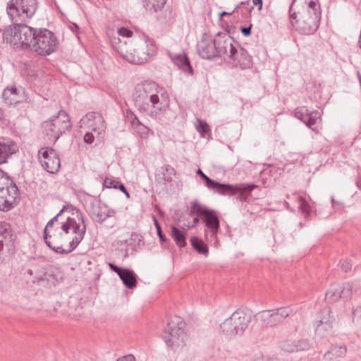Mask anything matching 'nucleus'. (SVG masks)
<instances>
[{"instance_id": "nucleus-1", "label": "nucleus", "mask_w": 361, "mask_h": 361, "mask_svg": "<svg viewBox=\"0 0 361 361\" xmlns=\"http://www.w3.org/2000/svg\"><path fill=\"white\" fill-rule=\"evenodd\" d=\"M37 9V0H10L6 6L7 14L12 25L6 27L3 32V41L12 45L23 35L24 28H31L27 24Z\"/></svg>"}, {"instance_id": "nucleus-2", "label": "nucleus", "mask_w": 361, "mask_h": 361, "mask_svg": "<svg viewBox=\"0 0 361 361\" xmlns=\"http://www.w3.org/2000/svg\"><path fill=\"white\" fill-rule=\"evenodd\" d=\"M11 45L14 49H30L38 55L49 56L56 51L59 41L56 35L47 28H24L23 35Z\"/></svg>"}, {"instance_id": "nucleus-3", "label": "nucleus", "mask_w": 361, "mask_h": 361, "mask_svg": "<svg viewBox=\"0 0 361 361\" xmlns=\"http://www.w3.org/2000/svg\"><path fill=\"white\" fill-rule=\"evenodd\" d=\"M196 173L204 180V185L210 190H213L222 195H233L238 194L237 200L247 202L252 191L256 188L255 184H228L221 183L208 177L200 169Z\"/></svg>"}, {"instance_id": "nucleus-4", "label": "nucleus", "mask_w": 361, "mask_h": 361, "mask_svg": "<svg viewBox=\"0 0 361 361\" xmlns=\"http://www.w3.org/2000/svg\"><path fill=\"white\" fill-rule=\"evenodd\" d=\"M296 0H292L289 8V18L292 25L296 30L303 35L314 33L319 25L321 12H310L302 11H295L293 6Z\"/></svg>"}, {"instance_id": "nucleus-5", "label": "nucleus", "mask_w": 361, "mask_h": 361, "mask_svg": "<svg viewBox=\"0 0 361 361\" xmlns=\"http://www.w3.org/2000/svg\"><path fill=\"white\" fill-rule=\"evenodd\" d=\"M228 33L219 32L212 39L202 38L197 44V49L200 56L207 60H213L217 58L224 59L226 46H228Z\"/></svg>"}, {"instance_id": "nucleus-6", "label": "nucleus", "mask_w": 361, "mask_h": 361, "mask_svg": "<svg viewBox=\"0 0 361 361\" xmlns=\"http://www.w3.org/2000/svg\"><path fill=\"white\" fill-rule=\"evenodd\" d=\"M227 39L228 46L223 60L226 63L231 64L234 67H238L242 70L250 68L252 66V57L248 51L240 45L229 35L225 37Z\"/></svg>"}, {"instance_id": "nucleus-7", "label": "nucleus", "mask_w": 361, "mask_h": 361, "mask_svg": "<svg viewBox=\"0 0 361 361\" xmlns=\"http://www.w3.org/2000/svg\"><path fill=\"white\" fill-rule=\"evenodd\" d=\"M71 127L70 116L64 110H60L56 115L42 123L44 135L54 144Z\"/></svg>"}, {"instance_id": "nucleus-8", "label": "nucleus", "mask_w": 361, "mask_h": 361, "mask_svg": "<svg viewBox=\"0 0 361 361\" xmlns=\"http://www.w3.org/2000/svg\"><path fill=\"white\" fill-rule=\"evenodd\" d=\"M152 85L155 83H144L137 85L133 93V100L135 106L140 113L147 112L149 108V102H151L152 107L161 109L159 103V95L154 92Z\"/></svg>"}, {"instance_id": "nucleus-9", "label": "nucleus", "mask_w": 361, "mask_h": 361, "mask_svg": "<svg viewBox=\"0 0 361 361\" xmlns=\"http://www.w3.org/2000/svg\"><path fill=\"white\" fill-rule=\"evenodd\" d=\"M249 311L238 309L220 326L221 329L228 336L242 335L252 321Z\"/></svg>"}, {"instance_id": "nucleus-10", "label": "nucleus", "mask_w": 361, "mask_h": 361, "mask_svg": "<svg viewBox=\"0 0 361 361\" xmlns=\"http://www.w3.org/2000/svg\"><path fill=\"white\" fill-rule=\"evenodd\" d=\"M70 212L73 216H68V221H71V229L75 236L69 243V249L61 250V255H68L73 251L83 240L86 233L87 226L84 214L72 205H71Z\"/></svg>"}, {"instance_id": "nucleus-11", "label": "nucleus", "mask_w": 361, "mask_h": 361, "mask_svg": "<svg viewBox=\"0 0 361 361\" xmlns=\"http://www.w3.org/2000/svg\"><path fill=\"white\" fill-rule=\"evenodd\" d=\"M190 214L201 216V220L204 223L205 227L210 231L211 237L215 239L214 245L216 246L219 243L217 233L220 228L219 218L216 212L198 202H194L190 207Z\"/></svg>"}, {"instance_id": "nucleus-12", "label": "nucleus", "mask_w": 361, "mask_h": 361, "mask_svg": "<svg viewBox=\"0 0 361 361\" xmlns=\"http://www.w3.org/2000/svg\"><path fill=\"white\" fill-rule=\"evenodd\" d=\"M184 326L185 323L180 317L174 316L170 319L163 332V338L167 346L176 349L183 344Z\"/></svg>"}, {"instance_id": "nucleus-13", "label": "nucleus", "mask_w": 361, "mask_h": 361, "mask_svg": "<svg viewBox=\"0 0 361 361\" xmlns=\"http://www.w3.org/2000/svg\"><path fill=\"white\" fill-rule=\"evenodd\" d=\"M289 307L264 310L255 315L257 322L263 327H273L281 324L286 318L292 314Z\"/></svg>"}, {"instance_id": "nucleus-14", "label": "nucleus", "mask_w": 361, "mask_h": 361, "mask_svg": "<svg viewBox=\"0 0 361 361\" xmlns=\"http://www.w3.org/2000/svg\"><path fill=\"white\" fill-rule=\"evenodd\" d=\"M86 212L93 222L99 224H102L106 219L116 214L115 209L102 202L100 199L97 200L96 198L90 201Z\"/></svg>"}, {"instance_id": "nucleus-15", "label": "nucleus", "mask_w": 361, "mask_h": 361, "mask_svg": "<svg viewBox=\"0 0 361 361\" xmlns=\"http://www.w3.org/2000/svg\"><path fill=\"white\" fill-rule=\"evenodd\" d=\"M147 44L145 42L142 43L133 49V53H123L122 45L115 47L121 56L130 63L135 64H142L145 63L149 58V53L147 51Z\"/></svg>"}, {"instance_id": "nucleus-16", "label": "nucleus", "mask_w": 361, "mask_h": 361, "mask_svg": "<svg viewBox=\"0 0 361 361\" xmlns=\"http://www.w3.org/2000/svg\"><path fill=\"white\" fill-rule=\"evenodd\" d=\"M108 265L111 271L118 274L126 288L133 289L136 287L137 283V275L133 270L128 268L120 267L112 262H109Z\"/></svg>"}, {"instance_id": "nucleus-17", "label": "nucleus", "mask_w": 361, "mask_h": 361, "mask_svg": "<svg viewBox=\"0 0 361 361\" xmlns=\"http://www.w3.org/2000/svg\"><path fill=\"white\" fill-rule=\"evenodd\" d=\"M18 188L13 185L10 188L0 190V210L8 212L12 209L16 204V199L18 195Z\"/></svg>"}, {"instance_id": "nucleus-18", "label": "nucleus", "mask_w": 361, "mask_h": 361, "mask_svg": "<svg viewBox=\"0 0 361 361\" xmlns=\"http://www.w3.org/2000/svg\"><path fill=\"white\" fill-rule=\"evenodd\" d=\"M294 114L297 118L302 121L312 130H314L313 126L320 118V114L318 111H310L307 106L296 108Z\"/></svg>"}, {"instance_id": "nucleus-19", "label": "nucleus", "mask_w": 361, "mask_h": 361, "mask_svg": "<svg viewBox=\"0 0 361 361\" xmlns=\"http://www.w3.org/2000/svg\"><path fill=\"white\" fill-rule=\"evenodd\" d=\"M319 318L316 321L315 331L319 334L323 335L324 331H329L332 328V323L334 320L331 316V310L329 308H324L321 312Z\"/></svg>"}, {"instance_id": "nucleus-20", "label": "nucleus", "mask_w": 361, "mask_h": 361, "mask_svg": "<svg viewBox=\"0 0 361 361\" xmlns=\"http://www.w3.org/2000/svg\"><path fill=\"white\" fill-rule=\"evenodd\" d=\"M169 57L173 63L185 73L193 75L194 71L190 61L185 52L181 54H169Z\"/></svg>"}, {"instance_id": "nucleus-21", "label": "nucleus", "mask_w": 361, "mask_h": 361, "mask_svg": "<svg viewBox=\"0 0 361 361\" xmlns=\"http://www.w3.org/2000/svg\"><path fill=\"white\" fill-rule=\"evenodd\" d=\"M63 274L59 269L49 268L39 277L38 283L44 284V281H47L50 285L56 286L57 283L63 280Z\"/></svg>"}, {"instance_id": "nucleus-22", "label": "nucleus", "mask_w": 361, "mask_h": 361, "mask_svg": "<svg viewBox=\"0 0 361 361\" xmlns=\"http://www.w3.org/2000/svg\"><path fill=\"white\" fill-rule=\"evenodd\" d=\"M63 236V232L57 233L56 231L50 233L49 229L47 231V238L44 240L46 245L54 251L56 253L61 254V250H64L60 239Z\"/></svg>"}, {"instance_id": "nucleus-23", "label": "nucleus", "mask_w": 361, "mask_h": 361, "mask_svg": "<svg viewBox=\"0 0 361 361\" xmlns=\"http://www.w3.org/2000/svg\"><path fill=\"white\" fill-rule=\"evenodd\" d=\"M16 151V145L13 141L0 142V165L6 163L8 158Z\"/></svg>"}, {"instance_id": "nucleus-24", "label": "nucleus", "mask_w": 361, "mask_h": 361, "mask_svg": "<svg viewBox=\"0 0 361 361\" xmlns=\"http://www.w3.org/2000/svg\"><path fill=\"white\" fill-rule=\"evenodd\" d=\"M11 231L8 224L0 221V260L4 254V245L11 242Z\"/></svg>"}, {"instance_id": "nucleus-25", "label": "nucleus", "mask_w": 361, "mask_h": 361, "mask_svg": "<svg viewBox=\"0 0 361 361\" xmlns=\"http://www.w3.org/2000/svg\"><path fill=\"white\" fill-rule=\"evenodd\" d=\"M48 160L41 161L42 167L48 172L52 174L56 173L61 167V161L57 153H53Z\"/></svg>"}, {"instance_id": "nucleus-26", "label": "nucleus", "mask_w": 361, "mask_h": 361, "mask_svg": "<svg viewBox=\"0 0 361 361\" xmlns=\"http://www.w3.org/2000/svg\"><path fill=\"white\" fill-rule=\"evenodd\" d=\"M158 171L159 173L157 176L164 185L171 183L173 176H175L176 173L175 169L169 164H164L161 166Z\"/></svg>"}, {"instance_id": "nucleus-27", "label": "nucleus", "mask_w": 361, "mask_h": 361, "mask_svg": "<svg viewBox=\"0 0 361 361\" xmlns=\"http://www.w3.org/2000/svg\"><path fill=\"white\" fill-rule=\"evenodd\" d=\"M347 353L345 345H332L330 349L324 354V357L327 360H337L343 357Z\"/></svg>"}, {"instance_id": "nucleus-28", "label": "nucleus", "mask_w": 361, "mask_h": 361, "mask_svg": "<svg viewBox=\"0 0 361 361\" xmlns=\"http://www.w3.org/2000/svg\"><path fill=\"white\" fill-rule=\"evenodd\" d=\"M171 235L179 247L181 248L186 246L187 230L185 228L171 226Z\"/></svg>"}, {"instance_id": "nucleus-29", "label": "nucleus", "mask_w": 361, "mask_h": 361, "mask_svg": "<svg viewBox=\"0 0 361 361\" xmlns=\"http://www.w3.org/2000/svg\"><path fill=\"white\" fill-rule=\"evenodd\" d=\"M2 99L4 102L8 106L17 104L20 102L18 99V90L16 87L4 89L2 93Z\"/></svg>"}, {"instance_id": "nucleus-30", "label": "nucleus", "mask_w": 361, "mask_h": 361, "mask_svg": "<svg viewBox=\"0 0 361 361\" xmlns=\"http://www.w3.org/2000/svg\"><path fill=\"white\" fill-rule=\"evenodd\" d=\"M191 245L199 254L207 256L209 254V248L207 245L197 236L190 238Z\"/></svg>"}, {"instance_id": "nucleus-31", "label": "nucleus", "mask_w": 361, "mask_h": 361, "mask_svg": "<svg viewBox=\"0 0 361 361\" xmlns=\"http://www.w3.org/2000/svg\"><path fill=\"white\" fill-rule=\"evenodd\" d=\"M358 284L357 282H348L343 286H340V294L341 295V298L343 299H349L351 298L353 291H357V287Z\"/></svg>"}, {"instance_id": "nucleus-32", "label": "nucleus", "mask_w": 361, "mask_h": 361, "mask_svg": "<svg viewBox=\"0 0 361 361\" xmlns=\"http://www.w3.org/2000/svg\"><path fill=\"white\" fill-rule=\"evenodd\" d=\"M144 7L149 12L156 13L165 5L166 0H142Z\"/></svg>"}, {"instance_id": "nucleus-33", "label": "nucleus", "mask_w": 361, "mask_h": 361, "mask_svg": "<svg viewBox=\"0 0 361 361\" xmlns=\"http://www.w3.org/2000/svg\"><path fill=\"white\" fill-rule=\"evenodd\" d=\"M326 300L331 302H336L341 298L340 294V286H331V288L326 293Z\"/></svg>"}, {"instance_id": "nucleus-34", "label": "nucleus", "mask_w": 361, "mask_h": 361, "mask_svg": "<svg viewBox=\"0 0 361 361\" xmlns=\"http://www.w3.org/2000/svg\"><path fill=\"white\" fill-rule=\"evenodd\" d=\"M161 97L162 100H160L159 98V103L160 104L159 106H161V109H159L157 107H152L153 109L149 113V116L152 118H156L158 114L165 111L166 109L169 106V99L168 97H164V94H161Z\"/></svg>"}, {"instance_id": "nucleus-35", "label": "nucleus", "mask_w": 361, "mask_h": 361, "mask_svg": "<svg viewBox=\"0 0 361 361\" xmlns=\"http://www.w3.org/2000/svg\"><path fill=\"white\" fill-rule=\"evenodd\" d=\"M16 185L14 180L1 169H0V190L10 188Z\"/></svg>"}, {"instance_id": "nucleus-36", "label": "nucleus", "mask_w": 361, "mask_h": 361, "mask_svg": "<svg viewBox=\"0 0 361 361\" xmlns=\"http://www.w3.org/2000/svg\"><path fill=\"white\" fill-rule=\"evenodd\" d=\"M71 205H64L63 208L60 210V212L51 220H49L47 225L45 226V228L43 231V238L47 239V231L52 228L54 224L57 221L58 218L66 211L70 210Z\"/></svg>"}, {"instance_id": "nucleus-37", "label": "nucleus", "mask_w": 361, "mask_h": 361, "mask_svg": "<svg viewBox=\"0 0 361 361\" xmlns=\"http://www.w3.org/2000/svg\"><path fill=\"white\" fill-rule=\"evenodd\" d=\"M124 116L128 122H129L133 128L140 124L141 121L139 120L135 114L130 109H128Z\"/></svg>"}, {"instance_id": "nucleus-38", "label": "nucleus", "mask_w": 361, "mask_h": 361, "mask_svg": "<svg viewBox=\"0 0 361 361\" xmlns=\"http://www.w3.org/2000/svg\"><path fill=\"white\" fill-rule=\"evenodd\" d=\"M299 209L305 214V218L310 215L311 208L309 203L302 197H298Z\"/></svg>"}, {"instance_id": "nucleus-39", "label": "nucleus", "mask_w": 361, "mask_h": 361, "mask_svg": "<svg viewBox=\"0 0 361 361\" xmlns=\"http://www.w3.org/2000/svg\"><path fill=\"white\" fill-rule=\"evenodd\" d=\"M295 352L305 351L310 348V344L309 340L302 338L299 340H295Z\"/></svg>"}, {"instance_id": "nucleus-40", "label": "nucleus", "mask_w": 361, "mask_h": 361, "mask_svg": "<svg viewBox=\"0 0 361 361\" xmlns=\"http://www.w3.org/2000/svg\"><path fill=\"white\" fill-rule=\"evenodd\" d=\"M196 129L203 137H204L207 133L210 132V128L208 123L201 119H197Z\"/></svg>"}, {"instance_id": "nucleus-41", "label": "nucleus", "mask_w": 361, "mask_h": 361, "mask_svg": "<svg viewBox=\"0 0 361 361\" xmlns=\"http://www.w3.org/2000/svg\"><path fill=\"white\" fill-rule=\"evenodd\" d=\"M133 130L140 135L141 138H147L148 137L150 129L144 125L142 122L140 125L136 126Z\"/></svg>"}, {"instance_id": "nucleus-42", "label": "nucleus", "mask_w": 361, "mask_h": 361, "mask_svg": "<svg viewBox=\"0 0 361 361\" xmlns=\"http://www.w3.org/2000/svg\"><path fill=\"white\" fill-rule=\"evenodd\" d=\"M281 350L288 353H294L295 348V340H287L281 343Z\"/></svg>"}, {"instance_id": "nucleus-43", "label": "nucleus", "mask_w": 361, "mask_h": 361, "mask_svg": "<svg viewBox=\"0 0 361 361\" xmlns=\"http://www.w3.org/2000/svg\"><path fill=\"white\" fill-rule=\"evenodd\" d=\"M53 153H56V152L51 147H42L38 154L39 156H42L44 160H48L50 157L52 156Z\"/></svg>"}, {"instance_id": "nucleus-44", "label": "nucleus", "mask_w": 361, "mask_h": 361, "mask_svg": "<svg viewBox=\"0 0 361 361\" xmlns=\"http://www.w3.org/2000/svg\"><path fill=\"white\" fill-rule=\"evenodd\" d=\"M154 225L157 229V235L159 238V240L161 243H166L169 240L165 236L164 233L162 231L161 225L158 222L157 219L154 217Z\"/></svg>"}, {"instance_id": "nucleus-45", "label": "nucleus", "mask_w": 361, "mask_h": 361, "mask_svg": "<svg viewBox=\"0 0 361 361\" xmlns=\"http://www.w3.org/2000/svg\"><path fill=\"white\" fill-rule=\"evenodd\" d=\"M120 180L111 178H106L103 183V187L106 188L116 189Z\"/></svg>"}, {"instance_id": "nucleus-46", "label": "nucleus", "mask_w": 361, "mask_h": 361, "mask_svg": "<svg viewBox=\"0 0 361 361\" xmlns=\"http://www.w3.org/2000/svg\"><path fill=\"white\" fill-rule=\"evenodd\" d=\"M305 11L310 12H321L320 6L318 4V0H311L308 2L307 8L305 10Z\"/></svg>"}, {"instance_id": "nucleus-47", "label": "nucleus", "mask_w": 361, "mask_h": 361, "mask_svg": "<svg viewBox=\"0 0 361 361\" xmlns=\"http://www.w3.org/2000/svg\"><path fill=\"white\" fill-rule=\"evenodd\" d=\"M117 246L118 249H120L121 251L123 252V257L124 258L127 257L128 256V240H119L117 242Z\"/></svg>"}, {"instance_id": "nucleus-48", "label": "nucleus", "mask_w": 361, "mask_h": 361, "mask_svg": "<svg viewBox=\"0 0 361 361\" xmlns=\"http://www.w3.org/2000/svg\"><path fill=\"white\" fill-rule=\"evenodd\" d=\"M353 319L361 325V307H358L353 311Z\"/></svg>"}, {"instance_id": "nucleus-49", "label": "nucleus", "mask_w": 361, "mask_h": 361, "mask_svg": "<svg viewBox=\"0 0 361 361\" xmlns=\"http://www.w3.org/2000/svg\"><path fill=\"white\" fill-rule=\"evenodd\" d=\"M252 27V25L250 24L248 26H242L240 27V30L242 33V35L245 37H248L251 35V30Z\"/></svg>"}, {"instance_id": "nucleus-50", "label": "nucleus", "mask_w": 361, "mask_h": 361, "mask_svg": "<svg viewBox=\"0 0 361 361\" xmlns=\"http://www.w3.org/2000/svg\"><path fill=\"white\" fill-rule=\"evenodd\" d=\"M118 35L123 37H130L133 35V32L126 27H121L118 29Z\"/></svg>"}, {"instance_id": "nucleus-51", "label": "nucleus", "mask_w": 361, "mask_h": 361, "mask_svg": "<svg viewBox=\"0 0 361 361\" xmlns=\"http://www.w3.org/2000/svg\"><path fill=\"white\" fill-rule=\"evenodd\" d=\"M61 228L66 233L68 234L71 229V221H68V217L66 219V221L62 223Z\"/></svg>"}, {"instance_id": "nucleus-52", "label": "nucleus", "mask_w": 361, "mask_h": 361, "mask_svg": "<svg viewBox=\"0 0 361 361\" xmlns=\"http://www.w3.org/2000/svg\"><path fill=\"white\" fill-rule=\"evenodd\" d=\"M341 269L345 271L348 272L351 269V264L348 259H345L340 262Z\"/></svg>"}, {"instance_id": "nucleus-53", "label": "nucleus", "mask_w": 361, "mask_h": 361, "mask_svg": "<svg viewBox=\"0 0 361 361\" xmlns=\"http://www.w3.org/2000/svg\"><path fill=\"white\" fill-rule=\"evenodd\" d=\"M116 189H118L120 191H121L122 192H123L127 198H130V193L127 190L124 184L123 183H121V181H119V183L116 187Z\"/></svg>"}, {"instance_id": "nucleus-54", "label": "nucleus", "mask_w": 361, "mask_h": 361, "mask_svg": "<svg viewBox=\"0 0 361 361\" xmlns=\"http://www.w3.org/2000/svg\"><path fill=\"white\" fill-rule=\"evenodd\" d=\"M94 140V137L92 133H86L84 135V142L87 144H92Z\"/></svg>"}, {"instance_id": "nucleus-55", "label": "nucleus", "mask_w": 361, "mask_h": 361, "mask_svg": "<svg viewBox=\"0 0 361 361\" xmlns=\"http://www.w3.org/2000/svg\"><path fill=\"white\" fill-rule=\"evenodd\" d=\"M117 361H135V357L130 354L118 358Z\"/></svg>"}, {"instance_id": "nucleus-56", "label": "nucleus", "mask_w": 361, "mask_h": 361, "mask_svg": "<svg viewBox=\"0 0 361 361\" xmlns=\"http://www.w3.org/2000/svg\"><path fill=\"white\" fill-rule=\"evenodd\" d=\"M254 361H279L276 358L273 357H259L256 358Z\"/></svg>"}, {"instance_id": "nucleus-57", "label": "nucleus", "mask_w": 361, "mask_h": 361, "mask_svg": "<svg viewBox=\"0 0 361 361\" xmlns=\"http://www.w3.org/2000/svg\"><path fill=\"white\" fill-rule=\"evenodd\" d=\"M244 4H245V3H244V2H241L240 4H238V5H237V6H235V9H234L232 12H231V13H228V12H226V11H223V12L220 14V16H227V15H231L232 13H233L235 11H236L238 9V8L240 7V6H241V5H244Z\"/></svg>"}, {"instance_id": "nucleus-58", "label": "nucleus", "mask_w": 361, "mask_h": 361, "mask_svg": "<svg viewBox=\"0 0 361 361\" xmlns=\"http://www.w3.org/2000/svg\"><path fill=\"white\" fill-rule=\"evenodd\" d=\"M252 3L255 6H258V10L261 11L263 6L262 0H252Z\"/></svg>"}, {"instance_id": "nucleus-59", "label": "nucleus", "mask_w": 361, "mask_h": 361, "mask_svg": "<svg viewBox=\"0 0 361 361\" xmlns=\"http://www.w3.org/2000/svg\"><path fill=\"white\" fill-rule=\"evenodd\" d=\"M69 28L74 32H78L80 29L79 26L75 23H71L69 25Z\"/></svg>"}, {"instance_id": "nucleus-60", "label": "nucleus", "mask_w": 361, "mask_h": 361, "mask_svg": "<svg viewBox=\"0 0 361 361\" xmlns=\"http://www.w3.org/2000/svg\"><path fill=\"white\" fill-rule=\"evenodd\" d=\"M193 216L194 214H191ZM196 216L193 218L192 222L195 225L198 224L201 219V216H199L198 214H195Z\"/></svg>"}, {"instance_id": "nucleus-61", "label": "nucleus", "mask_w": 361, "mask_h": 361, "mask_svg": "<svg viewBox=\"0 0 361 361\" xmlns=\"http://www.w3.org/2000/svg\"><path fill=\"white\" fill-rule=\"evenodd\" d=\"M4 114L2 109H0V121L4 120Z\"/></svg>"}, {"instance_id": "nucleus-62", "label": "nucleus", "mask_w": 361, "mask_h": 361, "mask_svg": "<svg viewBox=\"0 0 361 361\" xmlns=\"http://www.w3.org/2000/svg\"><path fill=\"white\" fill-rule=\"evenodd\" d=\"M93 114H94V113H90V114H87V116H90L92 118V117H93Z\"/></svg>"}, {"instance_id": "nucleus-63", "label": "nucleus", "mask_w": 361, "mask_h": 361, "mask_svg": "<svg viewBox=\"0 0 361 361\" xmlns=\"http://www.w3.org/2000/svg\"><path fill=\"white\" fill-rule=\"evenodd\" d=\"M134 236H137V235L135 233H132L131 238H133Z\"/></svg>"}, {"instance_id": "nucleus-64", "label": "nucleus", "mask_w": 361, "mask_h": 361, "mask_svg": "<svg viewBox=\"0 0 361 361\" xmlns=\"http://www.w3.org/2000/svg\"><path fill=\"white\" fill-rule=\"evenodd\" d=\"M28 272H29V274H32V271H31V270H29V271H28Z\"/></svg>"}]
</instances>
